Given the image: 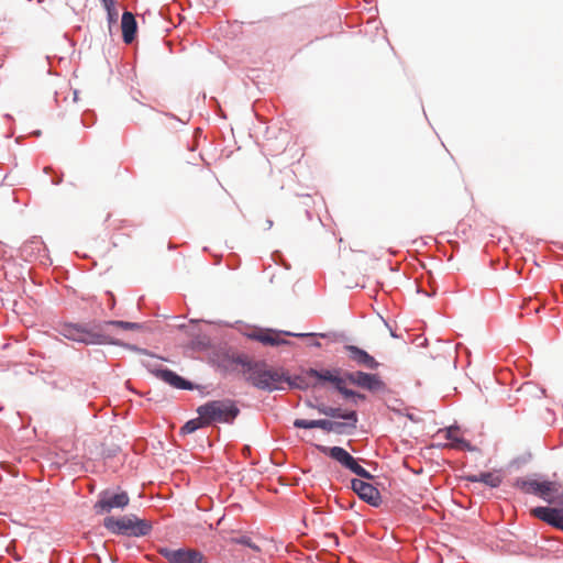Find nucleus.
<instances>
[{"label": "nucleus", "instance_id": "nucleus-19", "mask_svg": "<svg viewBox=\"0 0 563 563\" xmlns=\"http://www.w3.org/2000/svg\"><path fill=\"white\" fill-rule=\"evenodd\" d=\"M156 376L168 383L169 385L180 388V389H190L191 385L179 375L169 369H157Z\"/></svg>", "mask_w": 563, "mask_h": 563}, {"label": "nucleus", "instance_id": "nucleus-26", "mask_svg": "<svg viewBox=\"0 0 563 563\" xmlns=\"http://www.w3.org/2000/svg\"><path fill=\"white\" fill-rule=\"evenodd\" d=\"M235 541H236L238 543H241V544H244V545H246V547L251 548L252 550H254V551H256V552H258V551H260V548H258L256 544H254V543L251 541V539H250V538L242 537V538H240V539H236Z\"/></svg>", "mask_w": 563, "mask_h": 563}, {"label": "nucleus", "instance_id": "nucleus-12", "mask_svg": "<svg viewBox=\"0 0 563 563\" xmlns=\"http://www.w3.org/2000/svg\"><path fill=\"white\" fill-rule=\"evenodd\" d=\"M294 426L296 428H300V429L319 428L327 432L333 431L336 433H342L343 428L345 427V424L343 422H336V421H331V420H327V419H320V420L296 419L294 422Z\"/></svg>", "mask_w": 563, "mask_h": 563}, {"label": "nucleus", "instance_id": "nucleus-25", "mask_svg": "<svg viewBox=\"0 0 563 563\" xmlns=\"http://www.w3.org/2000/svg\"><path fill=\"white\" fill-rule=\"evenodd\" d=\"M453 448H457L461 450H473L472 445L467 441L460 438L454 439Z\"/></svg>", "mask_w": 563, "mask_h": 563}, {"label": "nucleus", "instance_id": "nucleus-29", "mask_svg": "<svg viewBox=\"0 0 563 563\" xmlns=\"http://www.w3.org/2000/svg\"><path fill=\"white\" fill-rule=\"evenodd\" d=\"M60 181H62V178L56 177V180H54L53 183H54L55 185H58V184H60Z\"/></svg>", "mask_w": 563, "mask_h": 563}, {"label": "nucleus", "instance_id": "nucleus-15", "mask_svg": "<svg viewBox=\"0 0 563 563\" xmlns=\"http://www.w3.org/2000/svg\"><path fill=\"white\" fill-rule=\"evenodd\" d=\"M530 512L534 518H538L555 528H559V525L563 518V509L536 507L532 508Z\"/></svg>", "mask_w": 563, "mask_h": 563}, {"label": "nucleus", "instance_id": "nucleus-24", "mask_svg": "<svg viewBox=\"0 0 563 563\" xmlns=\"http://www.w3.org/2000/svg\"><path fill=\"white\" fill-rule=\"evenodd\" d=\"M115 1L117 0H102V3L104 5L106 10L108 11V14L110 18H112L113 15H117V11L114 9Z\"/></svg>", "mask_w": 563, "mask_h": 563}, {"label": "nucleus", "instance_id": "nucleus-2", "mask_svg": "<svg viewBox=\"0 0 563 563\" xmlns=\"http://www.w3.org/2000/svg\"><path fill=\"white\" fill-rule=\"evenodd\" d=\"M60 334L68 340L85 344H115L110 333L102 325H84L79 323H65L60 328Z\"/></svg>", "mask_w": 563, "mask_h": 563}, {"label": "nucleus", "instance_id": "nucleus-1", "mask_svg": "<svg viewBox=\"0 0 563 563\" xmlns=\"http://www.w3.org/2000/svg\"><path fill=\"white\" fill-rule=\"evenodd\" d=\"M238 363L242 365L244 378L254 387L273 391L282 388L283 383L290 384L289 377L283 368H275L265 362H253L239 358Z\"/></svg>", "mask_w": 563, "mask_h": 563}, {"label": "nucleus", "instance_id": "nucleus-17", "mask_svg": "<svg viewBox=\"0 0 563 563\" xmlns=\"http://www.w3.org/2000/svg\"><path fill=\"white\" fill-rule=\"evenodd\" d=\"M468 482L483 483L492 488L498 487L503 482V476L499 472H484L476 475H468Z\"/></svg>", "mask_w": 563, "mask_h": 563}, {"label": "nucleus", "instance_id": "nucleus-3", "mask_svg": "<svg viewBox=\"0 0 563 563\" xmlns=\"http://www.w3.org/2000/svg\"><path fill=\"white\" fill-rule=\"evenodd\" d=\"M197 413L201 416L209 426L219 423H232L239 416L240 409L231 399L211 400L197 408Z\"/></svg>", "mask_w": 563, "mask_h": 563}, {"label": "nucleus", "instance_id": "nucleus-7", "mask_svg": "<svg viewBox=\"0 0 563 563\" xmlns=\"http://www.w3.org/2000/svg\"><path fill=\"white\" fill-rule=\"evenodd\" d=\"M345 379L351 384L369 391H380L385 389V383L377 374H369L361 371L349 372L345 373Z\"/></svg>", "mask_w": 563, "mask_h": 563}, {"label": "nucleus", "instance_id": "nucleus-28", "mask_svg": "<svg viewBox=\"0 0 563 563\" xmlns=\"http://www.w3.org/2000/svg\"><path fill=\"white\" fill-rule=\"evenodd\" d=\"M448 439L452 440L453 442H454V439H456V438H455V434H453V431H452V430H449V431H448Z\"/></svg>", "mask_w": 563, "mask_h": 563}, {"label": "nucleus", "instance_id": "nucleus-11", "mask_svg": "<svg viewBox=\"0 0 563 563\" xmlns=\"http://www.w3.org/2000/svg\"><path fill=\"white\" fill-rule=\"evenodd\" d=\"M305 375L309 378H314L317 382L312 384L316 387L318 384L329 383L336 388L341 383H344V378L340 376V369H314L309 368L305 372Z\"/></svg>", "mask_w": 563, "mask_h": 563}, {"label": "nucleus", "instance_id": "nucleus-21", "mask_svg": "<svg viewBox=\"0 0 563 563\" xmlns=\"http://www.w3.org/2000/svg\"><path fill=\"white\" fill-rule=\"evenodd\" d=\"M100 325L103 327V329L113 336V333L110 331V328H120L122 330H137L141 328L139 323L135 322H128V321H107L104 323H101ZM114 340V338H112Z\"/></svg>", "mask_w": 563, "mask_h": 563}, {"label": "nucleus", "instance_id": "nucleus-8", "mask_svg": "<svg viewBox=\"0 0 563 563\" xmlns=\"http://www.w3.org/2000/svg\"><path fill=\"white\" fill-rule=\"evenodd\" d=\"M130 498L125 492L111 494L108 490L100 493L95 509L98 514L110 512L114 508H124L129 505Z\"/></svg>", "mask_w": 563, "mask_h": 563}, {"label": "nucleus", "instance_id": "nucleus-20", "mask_svg": "<svg viewBox=\"0 0 563 563\" xmlns=\"http://www.w3.org/2000/svg\"><path fill=\"white\" fill-rule=\"evenodd\" d=\"M514 486L519 488L520 490H522L526 494H533V495L538 496L539 488H540V482H538L536 479L518 478V479H516Z\"/></svg>", "mask_w": 563, "mask_h": 563}, {"label": "nucleus", "instance_id": "nucleus-22", "mask_svg": "<svg viewBox=\"0 0 563 563\" xmlns=\"http://www.w3.org/2000/svg\"><path fill=\"white\" fill-rule=\"evenodd\" d=\"M205 419L199 416L198 418L196 419H191L189 421H187L183 427H181V433L184 434H189V433H192L195 432L196 430L200 429V428H203V427H207L209 426L208 423H205Z\"/></svg>", "mask_w": 563, "mask_h": 563}, {"label": "nucleus", "instance_id": "nucleus-23", "mask_svg": "<svg viewBox=\"0 0 563 563\" xmlns=\"http://www.w3.org/2000/svg\"><path fill=\"white\" fill-rule=\"evenodd\" d=\"M340 394H342L345 398H358V399H365V396L362 395V394H358L352 389H347L345 387V382L344 383H341L336 388H335Z\"/></svg>", "mask_w": 563, "mask_h": 563}, {"label": "nucleus", "instance_id": "nucleus-14", "mask_svg": "<svg viewBox=\"0 0 563 563\" xmlns=\"http://www.w3.org/2000/svg\"><path fill=\"white\" fill-rule=\"evenodd\" d=\"M345 351L349 353L350 360L358 366L367 369H376L379 366V363L372 355L355 345H346Z\"/></svg>", "mask_w": 563, "mask_h": 563}, {"label": "nucleus", "instance_id": "nucleus-18", "mask_svg": "<svg viewBox=\"0 0 563 563\" xmlns=\"http://www.w3.org/2000/svg\"><path fill=\"white\" fill-rule=\"evenodd\" d=\"M122 36L125 43H131L136 33V21L131 12H124L121 20Z\"/></svg>", "mask_w": 563, "mask_h": 563}, {"label": "nucleus", "instance_id": "nucleus-9", "mask_svg": "<svg viewBox=\"0 0 563 563\" xmlns=\"http://www.w3.org/2000/svg\"><path fill=\"white\" fill-rule=\"evenodd\" d=\"M161 553L168 560L170 563H207L203 554L197 550L192 549H179V550H168L164 549Z\"/></svg>", "mask_w": 563, "mask_h": 563}, {"label": "nucleus", "instance_id": "nucleus-30", "mask_svg": "<svg viewBox=\"0 0 563 563\" xmlns=\"http://www.w3.org/2000/svg\"><path fill=\"white\" fill-rule=\"evenodd\" d=\"M60 181H62V178L56 177V180H54L53 183H54L55 185H58V184H60Z\"/></svg>", "mask_w": 563, "mask_h": 563}, {"label": "nucleus", "instance_id": "nucleus-4", "mask_svg": "<svg viewBox=\"0 0 563 563\" xmlns=\"http://www.w3.org/2000/svg\"><path fill=\"white\" fill-rule=\"evenodd\" d=\"M103 526L114 534H124L131 537H144L152 530L151 522L139 519L135 516H124L121 518L107 517Z\"/></svg>", "mask_w": 563, "mask_h": 563}, {"label": "nucleus", "instance_id": "nucleus-16", "mask_svg": "<svg viewBox=\"0 0 563 563\" xmlns=\"http://www.w3.org/2000/svg\"><path fill=\"white\" fill-rule=\"evenodd\" d=\"M317 410L328 417L331 418H341L347 421V423H344L345 427H350L352 429L356 428L357 423V413L355 411H346L342 412L340 408H333L325 405H319L317 406Z\"/></svg>", "mask_w": 563, "mask_h": 563}, {"label": "nucleus", "instance_id": "nucleus-5", "mask_svg": "<svg viewBox=\"0 0 563 563\" xmlns=\"http://www.w3.org/2000/svg\"><path fill=\"white\" fill-rule=\"evenodd\" d=\"M311 333H294L289 331H280L275 329H255L247 334L251 340L257 341L264 345L280 346L289 345L290 342L284 336H312Z\"/></svg>", "mask_w": 563, "mask_h": 563}, {"label": "nucleus", "instance_id": "nucleus-13", "mask_svg": "<svg viewBox=\"0 0 563 563\" xmlns=\"http://www.w3.org/2000/svg\"><path fill=\"white\" fill-rule=\"evenodd\" d=\"M538 496L549 504L563 505V488L554 482H540Z\"/></svg>", "mask_w": 563, "mask_h": 563}, {"label": "nucleus", "instance_id": "nucleus-27", "mask_svg": "<svg viewBox=\"0 0 563 563\" xmlns=\"http://www.w3.org/2000/svg\"><path fill=\"white\" fill-rule=\"evenodd\" d=\"M32 244H35V245H36V247L38 249V247L42 245V242H41L40 240H32V241H30V242L25 243V244L22 246V251H23V252H26V250H27L29 245H32Z\"/></svg>", "mask_w": 563, "mask_h": 563}, {"label": "nucleus", "instance_id": "nucleus-31", "mask_svg": "<svg viewBox=\"0 0 563 563\" xmlns=\"http://www.w3.org/2000/svg\"><path fill=\"white\" fill-rule=\"evenodd\" d=\"M313 345L314 346H320V343L319 342H313Z\"/></svg>", "mask_w": 563, "mask_h": 563}, {"label": "nucleus", "instance_id": "nucleus-10", "mask_svg": "<svg viewBox=\"0 0 563 563\" xmlns=\"http://www.w3.org/2000/svg\"><path fill=\"white\" fill-rule=\"evenodd\" d=\"M351 486L353 492L356 493L362 500L374 507H378L380 505L382 496L378 489L372 484L354 478L351 482Z\"/></svg>", "mask_w": 563, "mask_h": 563}, {"label": "nucleus", "instance_id": "nucleus-6", "mask_svg": "<svg viewBox=\"0 0 563 563\" xmlns=\"http://www.w3.org/2000/svg\"><path fill=\"white\" fill-rule=\"evenodd\" d=\"M320 450L329 455L331 459L339 462L342 466L350 470L357 476L366 479L373 478V475L367 472L363 466H361L356 460L343 448L341 446H321Z\"/></svg>", "mask_w": 563, "mask_h": 563}]
</instances>
